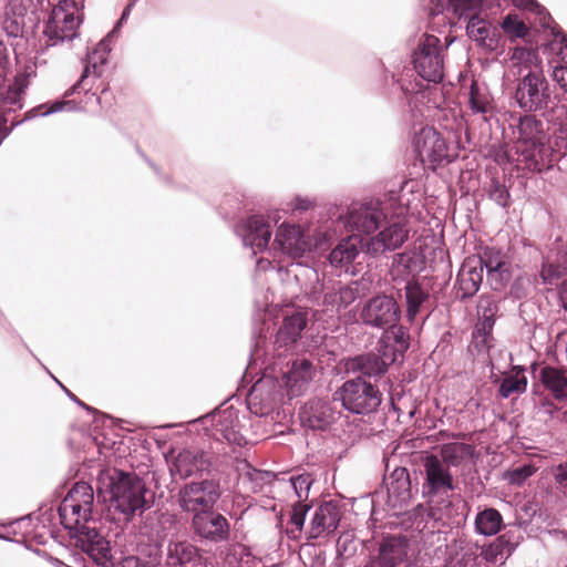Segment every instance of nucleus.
<instances>
[{"label": "nucleus", "mask_w": 567, "mask_h": 567, "mask_svg": "<svg viewBox=\"0 0 567 567\" xmlns=\"http://www.w3.org/2000/svg\"><path fill=\"white\" fill-rule=\"evenodd\" d=\"M526 378L524 375H511L503 379L499 386V394L502 398H509L515 393H523L526 390Z\"/></svg>", "instance_id": "45"}, {"label": "nucleus", "mask_w": 567, "mask_h": 567, "mask_svg": "<svg viewBox=\"0 0 567 567\" xmlns=\"http://www.w3.org/2000/svg\"><path fill=\"white\" fill-rule=\"evenodd\" d=\"M113 37L112 33H109L103 40H101L95 49L87 54L86 64L81 75V79L74 84L66 93L65 96H69L75 93L84 82V80L91 74L94 73L96 75L101 74L102 66L107 61V55L111 51V41Z\"/></svg>", "instance_id": "25"}, {"label": "nucleus", "mask_w": 567, "mask_h": 567, "mask_svg": "<svg viewBox=\"0 0 567 567\" xmlns=\"http://www.w3.org/2000/svg\"><path fill=\"white\" fill-rule=\"evenodd\" d=\"M111 499L115 508L127 519L142 514L153 504L146 497L148 489L145 482L135 474L116 472L110 483Z\"/></svg>", "instance_id": "5"}, {"label": "nucleus", "mask_w": 567, "mask_h": 567, "mask_svg": "<svg viewBox=\"0 0 567 567\" xmlns=\"http://www.w3.org/2000/svg\"><path fill=\"white\" fill-rule=\"evenodd\" d=\"M133 7V3H130L123 11L120 20L117 21L116 25L113 28V30L110 32L112 33V37L114 38L115 34L117 33L118 29L121 28V25L123 24V22L127 19V17L130 16V12H131V9Z\"/></svg>", "instance_id": "59"}, {"label": "nucleus", "mask_w": 567, "mask_h": 567, "mask_svg": "<svg viewBox=\"0 0 567 567\" xmlns=\"http://www.w3.org/2000/svg\"><path fill=\"white\" fill-rule=\"evenodd\" d=\"M173 523V516L152 512L145 516L141 533L153 542H162Z\"/></svg>", "instance_id": "30"}, {"label": "nucleus", "mask_w": 567, "mask_h": 567, "mask_svg": "<svg viewBox=\"0 0 567 567\" xmlns=\"http://www.w3.org/2000/svg\"><path fill=\"white\" fill-rule=\"evenodd\" d=\"M427 293L415 281H409L405 286L406 317L413 321L420 311L421 306L427 299Z\"/></svg>", "instance_id": "38"}, {"label": "nucleus", "mask_w": 567, "mask_h": 567, "mask_svg": "<svg viewBox=\"0 0 567 567\" xmlns=\"http://www.w3.org/2000/svg\"><path fill=\"white\" fill-rule=\"evenodd\" d=\"M542 411L548 415H553L555 411V406L550 402H544L542 404Z\"/></svg>", "instance_id": "61"}, {"label": "nucleus", "mask_w": 567, "mask_h": 567, "mask_svg": "<svg viewBox=\"0 0 567 567\" xmlns=\"http://www.w3.org/2000/svg\"><path fill=\"white\" fill-rule=\"evenodd\" d=\"M221 496L220 484L216 480H203L183 485L176 502L182 512L192 517L202 511L213 509Z\"/></svg>", "instance_id": "8"}, {"label": "nucleus", "mask_w": 567, "mask_h": 567, "mask_svg": "<svg viewBox=\"0 0 567 567\" xmlns=\"http://www.w3.org/2000/svg\"><path fill=\"white\" fill-rule=\"evenodd\" d=\"M423 466L425 473L423 491L429 497L454 489L450 467L445 466L439 456L427 455L423 461Z\"/></svg>", "instance_id": "15"}, {"label": "nucleus", "mask_w": 567, "mask_h": 567, "mask_svg": "<svg viewBox=\"0 0 567 567\" xmlns=\"http://www.w3.org/2000/svg\"><path fill=\"white\" fill-rule=\"evenodd\" d=\"M3 31L9 35L17 38L22 33L24 24V8L11 0L0 19Z\"/></svg>", "instance_id": "32"}, {"label": "nucleus", "mask_w": 567, "mask_h": 567, "mask_svg": "<svg viewBox=\"0 0 567 567\" xmlns=\"http://www.w3.org/2000/svg\"><path fill=\"white\" fill-rule=\"evenodd\" d=\"M236 233L241 237L244 246L251 248L254 255L266 250L271 238L270 226L259 215L251 216L238 224Z\"/></svg>", "instance_id": "17"}, {"label": "nucleus", "mask_w": 567, "mask_h": 567, "mask_svg": "<svg viewBox=\"0 0 567 567\" xmlns=\"http://www.w3.org/2000/svg\"><path fill=\"white\" fill-rule=\"evenodd\" d=\"M64 391L66 392V394L69 395V398H71V400H73L74 402H76L79 405L85 408V409H90L89 406H86L82 401H80L73 393H71L68 389H65L63 385H61Z\"/></svg>", "instance_id": "62"}, {"label": "nucleus", "mask_w": 567, "mask_h": 567, "mask_svg": "<svg viewBox=\"0 0 567 567\" xmlns=\"http://www.w3.org/2000/svg\"><path fill=\"white\" fill-rule=\"evenodd\" d=\"M412 58L414 70L423 80L433 83H439L443 80V45L436 35L423 34Z\"/></svg>", "instance_id": "7"}, {"label": "nucleus", "mask_w": 567, "mask_h": 567, "mask_svg": "<svg viewBox=\"0 0 567 567\" xmlns=\"http://www.w3.org/2000/svg\"><path fill=\"white\" fill-rule=\"evenodd\" d=\"M554 477L558 487L567 495V464H560L554 470Z\"/></svg>", "instance_id": "53"}, {"label": "nucleus", "mask_w": 567, "mask_h": 567, "mask_svg": "<svg viewBox=\"0 0 567 567\" xmlns=\"http://www.w3.org/2000/svg\"><path fill=\"white\" fill-rule=\"evenodd\" d=\"M75 3L66 0L61 1L52 9L43 30L47 45L54 47L76 37L80 21L75 17Z\"/></svg>", "instance_id": "9"}, {"label": "nucleus", "mask_w": 567, "mask_h": 567, "mask_svg": "<svg viewBox=\"0 0 567 567\" xmlns=\"http://www.w3.org/2000/svg\"><path fill=\"white\" fill-rule=\"evenodd\" d=\"M513 141L516 158L508 155V161L516 162L529 171H542L550 163L551 150L545 123L534 115L519 116L514 124Z\"/></svg>", "instance_id": "3"}, {"label": "nucleus", "mask_w": 567, "mask_h": 567, "mask_svg": "<svg viewBox=\"0 0 567 567\" xmlns=\"http://www.w3.org/2000/svg\"><path fill=\"white\" fill-rule=\"evenodd\" d=\"M514 97L524 111H542L548 106L550 100L547 81L538 72H528L519 80Z\"/></svg>", "instance_id": "10"}, {"label": "nucleus", "mask_w": 567, "mask_h": 567, "mask_svg": "<svg viewBox=\"0 0 567 567\" xmlns=\"http://www.w3.org/2000/svg\"><path fill=\"white\" fill-rule=\"evenodd\" d=\"M340 416L336 403L323 399L309 400L300 412L301 422L312 430H326Z\"/></svg>", "instance_id": "16"}, {"label": "nucleus", "mask_w": 567, "mask_h": 567, "mask_svg": "<svg viewBox=\"0 0 567 567\" xmlns=\"http://www.w3.org/2000/svg\"><path fill=\"white\" fill-rule=\"evenodd\" d=\"M488 196L497 205H499L504 208L508 206L509 193H508L507 188L496 179H492V182H491V185L488 188Z\"/></svg>", "instance_id": "48"}, {"label": "nucleus", "mask_w": 567, "mask_h": 567, "mask_svg": "<svg viewBox=\"0 0 567 567\" xmlns=\"http://www.w3.org/2000/svg\"><path fill=\"white\" fill-rule=\"evenodd\" d=\"M270 265V262L268 260H264V259H259L257 261V266L261 269H266L268 266Z\"/></svg>", "instance_id": "64"}, {"label": "nucleus", "mask_w": 567, "mask_h": 567, "mask_svg": "<svg viewBox=\"0 0 567 567\" xmlns=\"http://www.w3.org/2000/svg\"><path fill=\"white\" fill-rule=\"evenodd\" d=\"M540 381L556 400H567V370L545 367L540 370Z\"/></svg>", "instance_id": "31"}, {"label": "nucleus", "mask_w": 567, "mask_h": 567, "mask_svg": "<svg viewBox=\"0 0 567 567\" xmlns=\"http://www.w3.org/2000/svg\"><path fill=\"white\" fill-rule=\"evenodd\" d=\"M337 291L341 310L354 302L358 297L357 288L351 286H338Z\"/></svg>", "instance_id": "51"}, {"label": "nucleus", "mask_w": 567, "mask_h": 567, "mask_svg": "<svg viewBox=\"0 0 567 567\" xmlns=\"http://www.w3.org/2000/svg\"><path fill=\"white\" fill-rule=\"evenodd\" d=\"M487 272V282L494 290H499L509 279V265L504 254L493 248L484 250L483 255L477 257Z\"/></svg>", "instance_id": "22"}, {"label": "nucleus", "mask_w": 567, "mask_h": 567, "mask_svg": "<svg viewBox=\"0 0 567 567\" xmlns=\"http://www.w3.org/2000/svg\"><path fill=\"white\" fill-rule=\"evenodd\" d=\"M342 406L353 414H370L381 404L382 394L372 383L361 377L346 381L334 393Z\"/></svg>", "instance_id": "6"}, {"label": "nucleus", "mask_w": 567, "mask_h": 567, "mask_svg": "<svg viewBox=\"0 0 567 567\" xmlns=\"http://www.w3.org/2000/svg\"><path fill=\"white\" fill-rule=\"evenodd\" d=\"M347 367L351 372L371 378L382 375L388 369V363L378 353L369 352L352 358Z\"/></svg>", "instance_id": "27"}, {"label": "nucleus", "mask_w": 567, "mask_h": 567, "mask_svg": "<svg viewBox=\"0 0 567 567\" xmlns=\"http://www.w3.org/2000/svg\"><path fill=\"white\" fill-rule=\"evenodd\" d=\"M313 373V365L309 360H295L282 377L284 383L288 389V394L290 396L299 395L305 385L312 380Z\"/></svg>", "instance_id": "24"}, {"label": "nucleus", "mask_w": 567, "mask_h": 567, "mask_svg": "<svg viewBox=\"0 0 567 567\" xmlns=\"http://www.w3.org/2000/svg\"><path fill=\"white\" fill-rule=\"evenodd\" d=\"M483 281L482 264L478 258L468 257L462 264L456 280V297L464 300L473 297Z\"/></svg>", "instance_id": "20"}, {"label": "nucleus", "mask_w": 567, "mask_h": 567, "mask_svg": "<svg viewBox=\"0 0 567 567\" xmlns=\"http://www.w3.org/2000/svg\"><path fill=\"white\" fill-rule=\"evenodd\" d=\"M212 456L209 453L197 449H185L175 457L171 472L181 478H187L209 471Z\"/></svg>", "instance_id": "19"}, {"label": "nucleus", "mask_w": 567, "mask_h": 567, "mask_svg": "<svg viewBox=\"0 0 567 567\" xmlns=\"http://www.w3.org/2000/svg\"><path fill=\"white\" fill-rule=\"evenodd\" d=\"M494 326V319L491 318H478V322L476 323L475 331L484 338L491 332Z\"/></svg>", "instance_id": "56"}, {"label": "nucleus", "mask_w": 567, "mask_h": 567, "mask_svg": "<svg viewBox=\"0 0 567 567\" xmlns=\"http://www.w3.org/2000/svg\"><path fill=\"white\" fill-rule=\"evenodd\" d=\"M468 546V542L464 538L454 539L452 544L449 545V549L451 553H455L457 555L458 550L465 549Z\"/></svg>", "instance_id": "58"}, {"label": "nucleus", "mask_w": 567, "mask_h": 567, "mask_svg": "<svg viewBox=\"0 0 567 567\" xmlns=\"http://www.w3.org/2000/svg\"><path fill=\"white\" fill-rule=\"evenodd\" d=\"M406 556V543L400 537H388L365 567H398Z\"/></svg>", "instance_id": "23"}, {"label": "nucleus", "mask_w": 567, "mask_h": 567, "mask_svg": "<svg viewBox=\"0 0 567 567\" xmlns=\"http://www.w3.org/2000/svg\"><path fill=\"white\" fill-rule=\"evenodd\" d=\"M554 80L567 93V66H556L553 72Z\"/></svg>", "instance_id": "55"}, {"label": "nucleus", "mask_w": 567, "mask_h": 567, "mask_svg": "<svg viewBox=\"0 0 567 567\" xmlns=\"http://www.w3.org/2000/svg\"><path fill=\"white\" fill-rule=\"evenodd\" d=\"M497 312L496 303L489 297H481L477 305L478 318L494 319Z\"/></svg>", "instance_id": "52"}, {"label": "nucleus", "mask_w": 567, "mask_h": 567, "mask_svg": "<svg viewBox=\"0 0 567 567\" xmlns=\"http://www.w3.org/2000/svg\"><path fill=\"white\" fill-rule=\"evenodd\" d=\"M93 502L92 486L78 482L62 499L58 513L74 546L97 565L106 566L112 558L110 542L99 533L96 522L92 519Z\"/></svg>", "instance_id": "2"}, {"label": "nucleus", "mask_w": 567, "mask_h": 567, "mask_svg": "<svg viewBox=\"0 0 567 567\" xmlns=\"http://www.w3.org/2000/svg\"><path fill=\"white\" fill-rule=\"evenodd\" d=\"M272 247L291 258H300L310 244L300 226L282 223L276 231Z\"/></svg>", "instance_id": "18"}, {"label": "nucleus", "mask_w": 567, "mask_h": 567, "mask_svg": "<svg viewBox=\"0 0 567 567\" xmlns=\"http://www.w3.org/2000/svg\"><path fill=\"white\" fill-rule=\"evenodd\" d=\"M307 295L312 301V305L318 307L322 312L333 315L341 310L337 287L334 286L327 288L323 284L318 281Z\"/></svg>", "instance_id": "29"}, {"label": "nucleus", "mask_w": 567, "mask_h": 567, "mask_svg": "<svg viewBox=\"0 0 567 567\" xmlns=\"http://www.w3.org/2000/svg\"><path fill=\"white\" fill-rule=\"evenodd\" d=\"M415 151L423 164L431 166L442 164L447 158V146L439 132L433 127H422L415 136Z\"/></svg>", "instance_id": "14"}, {"label": "nucleus", "mask_w": 567, "mask_h": 567, "mask_svg": "<svg viewBox=\"0 0 567 567\" xmlns=\"http://www.w3.org/2000/svg\"><path fill=\"white\" fill-rule=\"evenodd\" d=\"M389 190L383 198L352 203L347 212L339 216L338 223L348 231L358 234H378L365 243V252L379 256L402 247L409 237L405 215L412 205L404 188Z\"/></svg>", "instance_id": "1"}, {"label": "nucleus", "mask_w": 567, "mask_h": 567, "mask_svg": "<svg viewBox=\"0 0 567 567\" xmlns=\"http://www.w3.org/2000/svg\"><path fill=\"white\" fill-rule=\"evenodd\" d=\"M64 109L74 110L75 105L71 101H54L51 104L40 105L38 109L30 111L27 118H32L38 114L41 116H48L50 114L63 111Z\"/></svg>", "instance_id": "46"}, {"label": "nucleus", "mask_w": 567, "mask_h": 567, "mask_svg": "<svg viewBox=\"0 0 567 567\" xmlns=\"http://www.w3.org/2000/svg\"><path fill=\"white\" fill-rule=\"evenodd\" d=\"M281 323L275 334V346L288 350L301 338L308 323V312L300 308L286 307L281 310Z\"/></svg>", "instance_id": "13"}, {"label": "nucleus", "mask_w": 567, "mask_h": 567, "mask_svg": "<svg viewBox=\"0 0 567 567\" xmlns=\"http://www.w3.org/2000/svg\"><path fill=\"white\" fill-rule=\"evenodd\" d=\"M473 453V446L466 443L453 442L443 444L440 449L441 461L447 467L460 466Z\"/></svg>", "instance_id": "33"}, {"label": "nucleus", "mask_w": 567, "mask_h": 567, "mask_svg": "<svg viewBox=\"0 0 567 567\" xmlns=\"http://www.w3.org/2000/svg\"><path fill=\"white\" fill-rule=\"evenodd\" d=\"M513 3L518 8L536 12L538 16H540V23L544 27H547L550 17L546 9L543 8L536 0H513Z\"/></svg>", "instance_id": "50"}, {"label": "nucleus", "mask_w": 567, "mask_h": 567, "mask_svg": "<svg viewBox=\"0 0 567 567\" xmlns=\"http://www.w3.org/2000/svg\"><path fill=\"white\" fill-rule=\"evenodd\" d=\"M200 559L198 548L187 540L169 542L167 546V564L169 566H194Z\"/></svg>", "instance_id": "28"}, {"label": "nucleus", "mask_w": 567, "mask_h": 567, "mask_svg": "<svg viewBox=\"0 0 567 567\" xmlns=\"http://www.w3.org/2000/svg\"><path fill=\"white\" fill-rule=\"evenodd\" d=\"M309 206H310V202L308 199L296 198L293 208L299 209V210H306L309 208Z\"/></svg>", "instance_id": "60"}, {"label": "nucleus", "mask_w": 567, "mask_h": 567, "mask_svg": "<svg viewBox=\"0 0 567 567\" xmlns=\"http://www.w3.org/2000/svg\"><path fill=\"white\" fill-rule=\"evenodd\" d=\"M190 527L194 534L202 540L210 543L228 542L230 537V524L220 513L213 509L202 511L192 517Z\"/></svg>", "instance_id": "12"}, {"label": "nucleus", "mask_w": 567, "mask_h": 567, "mask_svg": "<svg viewBox=\"0 0 567 567\" xmlns=\"http://www.w3.org/2000/svg\"><path fill=\"white\" fill-rule=\"evenodd\" d=\"M536 472V467L528 463L507 470L503 478L512 485L520 486Z\"/></svg>", "instance_id": "42"}, {"label": "nucleus", "mask_w": 567, "mask_h": 567, "mask_svg": "<svg viewBox=\"0 0 567 567\" xmlns=\"http://www.w3.org/2000/svg\"><path fill=\"white\" fill-rule=\"evenodd\" d=\"M9 70L8 49L4 43L0 41V144L11 131V128L7 127V120L2 112H11L22 107L23 90L29 85L30 80L35 76L37 64L31 60L28 61L23 70L14 78L13 84L8 83L7 80Z\"/></svg>", "instance_id": "4"}, {"label": "nucleus", "mask_w": 567, "mask_h": 567, "mask_svg": "<svg viewBox=\"0 0 567 567\" xmlns=\"http://www.w3.org/2000/svg\"><path fill=\"white\" fill-rule=\"evenodd\" d=\"M360 317L364 324L386 330L396 326L400 319V308L394 298L378 295L363 305Z\"/></svg>", "instance_id": "11"}, {"label": "nucleus", "mask_w": 567, "mask_h": 567, "mask_svg": "<svg viewBox=\"0 0 567 567\" xmlns=\"http://www.w3.org/2000/svg\"><path fill=\"white\" fill-rule=\"evenodd\" d=\"M515 545L506 535L498 536L483 550V557L487 563L503 564L514 551Z\"/></svg>", "instance_id": "34"}, {"label": "nucleus", "mask_w": 567, "mask_h": 567, "mask_svg": "<svg viewBox=\"0 0 567 567\" xmlns=\"http://www.w3.org/2000/svg\"><path fill=\"white\" fill-rule=\"evenodd\" d=\"M290 485L298 498L297 502H306L313 483V478L309 473H302L289 478Z\"/></svg>", "instance_id": "44"}, {"label": "nucleus", "mask_w": 567, "mask_h": 567, "mask_svg": "<svg viewBox=\"0 0 567 567\" xmlns=\"http://www.w3.org/2000/svg\"><path fill=\"white\" fill-rule=\"evenodd\" d=\"M567 267L547 262L543 265L540 276L545 284L554 285L566 272Z\"/></svg>", "instance_id": "49"}, {"label": "nucleus", "mask_w": 567, "mask_h": 567, "mask_svg": "<svg viewBox=\"0 0 567 567\" xmlns=\"http://www.w3.org/2000/svg\"><path fill=\"white\" fill-rule=\"evenodd\" d=\"M310 508L311 505L305 502H296L292 505L289 522L293 527L286 529V534L290 539H297L299 537L305 526L307 513Z\"/></svg>", "instance_id": "39"}, {"label": "nucleus", "mask_w": 567, "mask_h": 567, "mask_svg": "<svg viewBox=\"0 0 567 567\" xmlns=\"http://www.w3.org/2000/svg\"><path fill=\"white\" fill-rule=\"evenodd\" d=\"M564 117L558 123V128L555 134L557 140L561 141L565 147H567V109L564 110Z\"/></svg>", "instance_id": "54"}, {"label": "nucleus", "mask_w": 567, "mask_h": 567, "mask_svg": "<svg viewBox=\"0 0 567 567\" xmlns=\"http://www.w3.org/2000/svg\"><path fill=\"white\" fill-rule=\"evenodd\" d=\"M470 107L474 114H480L485 121H488L493 114L492 99L488 92L481 89L473 82L470 90Z\"/></svg>", "instance_id": "36"}, {"label": "nucleus", "mask_w": 567, "mask_h": 567, "mask_svg": "<svg viewBox=\"0 0 567 567\" xmlns=\"http://www.w3.org/2000/svg\"><path fill=\"white\" fill-rule=\"evenodd\" d=\"M365 250L362 239L351 235L342 239L330 252L329 261L334 267H344L351 264L362 250Z\"/></svg>", "instance_id": "26"}, {"label": "nucleus", "mask_w": 567, "mask_h": 567, "mask_svg": "<svg viewBox=\"0 0 567 567\" xmlns=\"http://www.w3.org/2000/svg\"><path fill=\"white\" fill-rule=\"evenodd\" d=\"M501 27L511 41L525 38L528 33V28L516 14H507Z\"/></svg>", "instance_id": "41"}, {"label": "nucleus", "mask_w": 567, "mask_h": 567, "mask_svg": "<svg viewBox=\"0 0 567 567\" xmlns=\"http://www.w3.org/2000/svg\"><path fill=\"white\" fill-rule=\"evenodd\" d=\"M555 37H556V39H558L560 37L561 38L560 42L565 43V47L567 48V35L564 32H556Z\"/></svg>", "instance_id": "63"}, {"label": "nucleus", "mask_w": 567, "mask_h": 567, "mask_svg": "<svg viewBox=\"0 0 567 567\" xmlns=\"http://www.w3.org/2000/svg\"><path fill=\"white\" fill-rule=\"evenodd\" d=\"M482 0H440L436 8L437 12H442L446 7H452L453 11L460 17L476 10L481 6Z\"/></svg>", "instance_id": "43"}, {"label": "nucleus", "mask_w": 567, "mask_h": 567, "mask_svg": "<svg viewBox=\"0 0 567 567\" xmlns=\"http://www.w3.org/2000/svg\"><path fill=\"white\" fill-rule=\"evenodd\" d=\"M503 526V517L495 508H485L475 517V530L484 536L496 535Z\"/></svg>", "instance_id": "35"}, {"label": "nucleus", "mask_w": 567, "mask_h": 567, "mask_svg": "<svg viewBox=\"0 0 567 567\" xmlns=\"http://www.w3.org/2000/svg\"><path fill=\"white\" fill-rule=\"evenodd\" d=\"M233 415L234 413L231 411H224L219 414V419L216 421V430L221 432L224 439H226L228 442H235L236 441V431L233 426Z\"/></svg>", "instance_id": "47"}, {"label": "nucleus", "mask_w": 567, "mask_h": 567, "mask_svg": "<svg viewBox=\"0 0 567 567\" xmlns=\"http://www.w3.org/2000/svg\"><path fill=\"white\" fill-rule=\"evenodd\" d=\"M115 567H148V565L136 556H127L118 561Z\"/></svg>", "instance_id": "57"}, {"label": "nucleus", "mask_w": 567, "mask_h": 567, "mask_svg": "<svg viewBox=\"0 0 567 567\" xmlns=\"http://www.w3.org/2000/svg\"><path fill=\"white\" fill-rule=\"evenodd\" d=\"M341 519L337 503L330 501L321 504L313 513L309 525V538L317 539L333 533Z\"/></svg>", "instance_id": "21"}, {"label": "nucleus", "mask_w": 567, "mask_h": 567, "mask_svg": "<svg viewBox=\"0 0 567 567\" xmlns=\"http://www.w3.org/2000/svg\"><path fill=\"white\" fill-rule=\"evenodd\" d=\"M466 32L471 40L488 49L494 48V40L489 37L491 30L488 23L477 14L470 17Z\"/></svg>", "instance_id": "37"}, {"label": "nucleus", "mask_w": 567, "mask_h": 567, "mask_svg": "<svg viewBox=\"0 0 567 567\" xmlns=\"http://www.w3.org/2000/svg\"><path fill=\"white\" fill-rule=\"evenodd\" d=\"M271 383V380L261 379L252 386L248 396L249 404L256 405L257 401L264 404V408H261L260 411L255 410V413L264 414L272 408V403L275 402V396L272 394H269L265 400L261 398L265 386Z\"/></svg>", "instance_id": "40"}]
</instances>
